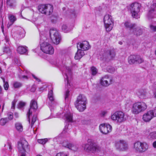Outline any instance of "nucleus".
I'll return each instance as SVG.
<instances>
[{"label":"nucleus","instance_id":"obj_15","mask_svg":"<svg viewBox=\"0 0 156 156\" xmlns=\"http://www.w3.org/2000/svg\"><path fill=\"white\" fill-rule=\"evenodd\" d=\"M115 147L119 151H125L128 149L127 144L123 140H121L116 143Z\"/></svg>","mask_w":156,"mask_h":156},{"label":"nucleus","instance_id":"obj_18","mask_svg":"<svg viewBox=\"0 0 156 156\" xmlns=\"http://www.w3.org/2000/svg\"><path fill=\"white\" fill-rule=\"evenodd\" d=\"M153 118L151 113L150 111L144 114L143 117V120L145 122H148Z\"/></svg>","mask_w":156,"mask_h":156},{"label":"nucleus","instance_id":"obj_32","mask_svg":"<svg viewBox=\"0 0 156 156\" xmlns=\"http://www.w3.org/2000/svg\"><path fill=\"white\" fill-rule=\"evenodd\" d=\"M65 75L66 76V77H64L65 78V83H66V86L67 87V88H70V84L69 83V82L68 79V76L67 74V73H65Z\"/></svg>","mask_w":156,"mask_h":156},{"label":"nucleus","instance_id":"obj_20","mask_svg":"<svg viewBox=\"0 0 156 156\" xmlns=\"http://www.w3.org/2000/svg\"><path fill=\"white\" fill-rule=\"evenodd\" d=\"M156 16V9L154 8H151L147 14V16L149 19L155 17Z\"/></svg>","mask_w":156,"mask_h":156},{"label":"nucleus","instance_id":"obj_54","mask_svg":"<svg viewBox=\"0 0 156 156\" xmlns=\"http://www.w3.org/2000/svg\"><path fill=\"white\" fill-rule=\"evenodd\" d=\"M32 76H33V78L35 79L38 82H40V80L38 79V78H37V77H36L33 74H32Z\"/></svg>","mask_w":156,"mask_h":156},{"label":"nucleus","instance_id":"obj_3","mask_svg":"<svg viewBox=\"0 0 156 156\" xmlns=\"http://www.w3.org/2000/svg\"><path fill=\"white\" fill-rule=\"evenodd\" d=\"M87 98L82 95H79L75 102L76 107L80 112H83L86 108Z\"/></svg>","mask_w":156,"mask_h":156},{"label":"nucleus","instance_id":"obj_29","mask_svg":"<svg viewBox=\"0 0 156 156\" xmlns=\"http://www.w3.org/2000/svg\"><path fill=\"white\" fill-rule=\"evenodd\" d=\"M48 98L50 101L51 102L54 101V98L53 95V91L52 90L48 91Z\"/></svg>","mask_w":156,"mask_h":156},{"label":"nucleus","instance_id":"obj_34","mask_svg":"<svg viewBox=\"0 0 156 156\" xmlns=\"http://www.w3.org/2000/svg\"><path fill=\"white\" fill-rule=\"evenodd\" d=\"M106 70L108 72L111 73H113L115 71V68L111 66H108L106 68Z\"/></svg>","mask_w":156,"mask_h":156},{"label":"nucleus","instance_id":"obj_17","mask_svg":"<svg viewBox=\"0 0 156 156\" xmlns=\"http://www.w3.org/2000/svg\"><path fill=\"white\" fill-rule=\"evenodd\" d=\"M77 46H79V48L83 51L87 50L90 48L89 43L86 41H84L82 43H78L77 44Z\"/></svg>","mask_w":156,"mask_h":156},{"label":"nucleus","instance_id":"obj_5","mask_svg":"<svg viewBox=\"0 0 156 156\" xmlns=\"http://www.w3.org/2000/svg\"><path fill=\"white\" fill-rule=\"evenodd\" d=\"M39 11L42 14L49 16L53 12V6L50 4H41L38 6Z\"/></svg>","mask_w":156,"mask_h":156},{"label":"nucleus","instance_id":"obj_12","mask_svg":"<svg viewBox=\"0 0 156 156\" xmlns=\"http://www.w3.org/2000/svg\"><path fill=\"white\" fill-rule=\"evenodd\" d=\"M84 149L91 151L92 153H94L100 151V147L96 143L91 142L89 145L87 144H85Z\"/></svg>","mask_w":156,"mask_h":156},{"label":"nucleus","instance_id":"obj_25","mask_svg":"<svg viewBox=\"0 0 156 156\" xmlns=\"http://www.w3.org/2000/svg\"><path fill=\"white\" fill-rule=\"evenodd\" d=\"M136 55H132L129 57L128 58V62L131 64L135 63Z\"/></svg>","mask_w":156,"mask_h":156},{"label":"nucleus","instance_id":"obj_6","mask_svg":"<svg viewBox=\"0 0 156 156\" xmlns=\"http://www.w3.org/2000/svg\"><path fill=\"white\" fill-rule=\"evenodd\" d=\"M124 113L122 112H116L111 116V119L117 123H120L126 120Z\"/></svg>","mask_w":156,"mask_h":156},{"label":"nucleus","instance_id":"obj_31","mask_svg":"<svg viewBox=\"0 0 156 156\" xmlns=\"http://www.w3.org/2000/svg\"><path fill=\"white\" fill-rule=\"evenodd\" d=\"M15 34V35L14 36V37H16V39H21L24 36V34L22 32H18L16 33Z\"/></svg>","mask_w":156,"mask_h":156},{"label":"nucleus","instance_id":"obj_52","mask_svg":"<svg viewBox=\"0 0 156 156\" xmlns=\"http://www.w3.org/2000/svg\"><path fill=\"white\" fill-rule=\"evenodd\" d=\"M4 87L5 90H7L8 89L9 87V85L8 82H6L4 83Z\"/></svg>","mask_w":156,"mask_h":156},{"label":"nucleus","instance_id":"obj_57","mask_svg":"<svg viewBox=\"0 0 156 156\" xmlns=\"http://www.w3.org/2000/svg\"><path fill=\"white\" fill-rule=\"evenodd\" d=\"M14 115L16 118H17L19 117L18 113L16 112H15L14 114Z\"/></svg>","mask_w":156,"mask_h":156},{"label":"nucleus","instance_id":"obj_11","mask_svg":"<svg viewBox=\"0 0 156 156\" xmlns=\"http://www.w3.org/2000/svg\"><path fill=\"white\" fill-rule=\"evenodd\" d=\"M50 35L54 44H58L59 43L61 40V36L58 31L51 30Z\"/></svg>","mask_w":156,"mask_h":156},{"label":"nucleus","instance_id":"obj_41","mask_svg":"<svg viewBox=\"0 0 156 156\" xmlns=\"http://www.w3.org/2000/svg\"><path fill=\"white\" fill-rule=\"evenodd\" d=\"M7 122V119L6 118L2 119L0 120V124L2 126L4 125Z\"/></svg>","mask_w":156,"mask_h":156},{"label":"nucleus","instance_id":"obj_2","mask_svg":"<svg viewBox=\"0 0 156 156\" xmlns=\"http://www.w3.org/2000/svg\"><path fill=\"white\" fill-rule=\"evenodd\" d=\"M115 53L113 50H108L101 53L98 56V58L104 62H108L113 60L115 56Z\"/></svg>","mask_w":156,"mask_h":156},{"label":"nucleus","instance_id":"obj_44","mask_svg":"<svg viewBox=\"0 0 156 156\" xmlns=\"http://www.w3.org/2000/svg\"><path fill=\"white\" fill-rule=\"evenodd\" d=\"M69 90L66 91L65 94V99L66 101L68 100V97L69 95Z\"/></svg>","mask_w":156,"mask_h":156},{"label":"nucleus","instance_id":"obj_27","mask_svg":"<svg viewBox=\"0 0 156 156\" xmlns=\"http://www.w3.org/2000/svg\"><path fill=\"white\" fill-rule=\"evenodd\" d=\"M135 23L132 24L130 22H126L124 23V25L126 28H129L130 30H132V29L135 26Z\"/></svg>","mask_w":156,"mask_h":156},{"label":"nucleus","instance_id":"obj_53","mask_svg":"<svg viewBox=\"0 0 156 156\" xmlns=\"http://www.w3.org/2000/svg\"><path fill=\"white\" fill-rule=\"evenodd\" d=\"M5 40L6 41V43L9 44V37L7 36H6L5 37Z\"/></svg>","mask_w":156,"mask_h":156},{"label":"nucleus","instance_id":"obj_19","mask_svg":"<svg viewBox=\"0 0 156 156\" xmlns=\"http://www.w3.org/2000/svg\"><path fill=\"white\" fill-rule=\"evenodd\" d=\"M77 51L76 53L74 58L77 60L80 59L84 55V53L82 50L79 49V46H77Z\"/></svg>","mask_w":156,"mask_h":156},{"label":"nucleus","instance_id":"obj_42","mask_svg":"<svg viewBox=\"0 0 156 156\" xmlns=\"http://www.w3.org/2000/svg\"><path fill=\"white\" fill-rule=\"evenodd\" d=\"M91 70L92 75H95L97 73L98 70L94 66L91 67Z\"/></svg>","mask_w":156,"mask_h":156},{"label":"nucleus","instance_id":"obj_24","mask_svg":"<svg viewBox=\"0 0 156 156\" xmlns=\"http://www.w3.org/2000/svg\"><path fill=\"white\" fill-rule=\"evenodd\" d=\"M140 152H144L147 150L148 147V144L146 143H141Z\"/></svg>","mask_w":156,"mask_h":156},{"label":"nucleus","instance_id":"obj_21","mask_svg":"<svg viewBox=\"0 0 156 156\" xmlns=\"http://www.w3.org/2000/svg\"><path fill=\"white\" fill-rule=\"evenodd\" d=\"M27 47L26 46H19L17 49V52L20 54H27Z\"/></svg>","mask_w":156,"mask_h":156},{"label":"nucleus","instance_id":"obj_14","mask_svg":"<svg viewBox=\"0 0 156 156\" xmlns=\"http://www.w3.org/2000/svg\"><path fill=\"white\" fill-rule=\"evenodd\" d=\"M99 128L101 132L105 134L110 132L112 130V127L109 124H101L99 126Z\"/></svg>","mask_w":156,"mask_h":156},{"label":"nucleus","instance_id":"obj_49","mask_svg":"<svg viewBox=\"0 0 156 156\" xmlns=\"http://www.w3.org/2000/svg\"><path fill=\"white\" fill-rule=\"evenodd\" d=\"M16 101L15 99H14L12 102L11 109H14L15 108V106Z\"/></svg>","mask_w":156,"mask_h":156},{"label":"nucleus","instance_id":"obj_33","mask_svg":"<svg viewBox=\"0 0 156 156\" xmlns=\"http://www.w3.org/2000/svg\"><path fill=\"white\" fill-rule=\"evenodd\" d=\"M66 120L68 122H71L73 121V115L71 113H68L66 115Z\"/></svg>","mask_w":156,"mask_h":156},{"label":"nucleus","instance_id":"obj_37","mask_svg":"<svg viewBox=\"0 0 156 156\" xmlns=\"http://www.w3.org/2000/svg\"><path fill=\"white\" fill-rule=\"evenodd\" d=\"M3 52L4 53L7 54H11L10 50L8 47L5 46L3 48Z\"/></svg>","mask_w":156,"mask_h":156},{"label":"nucleus","instance_id":"obj_58","mask_svg":"<svg viewBox=\"0 0 156 156\" xmlns=\"http://www.w3.org/2000/svg\"><path fill=\"white\" fill-rule=\"evenodd\" d=\"M66 129V126L65 127V128L63 130L62 132V133H66V132L67 131V129Z\"/></svg>","mask_w":156,"mask_h":156},{"label":"nucleus","instance_id":"obj_59","mask_svg":"<svg viewBox=\"0 0 156 156\" xmlns=\"http://www.w3.org/2000/svg\"><path fill=\"white\" fill-rule=\"evenodd\" d=\"M153 146L154 148H156V141H154L153 143Z\"/></svg>","mask_w":156,"mask_h":156},{"label":"nucleus","instance_id":"obj_36","mask_svg":"<svg viewBox=\"0 0 156 156\" xmlns=\"http://www.w3.org/2000/svg\"><path fill=\"white\" fill-rule=\"evenodd\" d=\"M70 144L68 141L64 140L62 143V145L63 147L69 148Z\"/></svg>","mask_w":156,"mask_h":156},{"label":"nucleus","instance_id":"obj_35","mask_svg":"<svg viewBox=\"0 0 156 156\" xmlns=\"http://www.w3.org/2000/svg\"><path fill=\"white\" fill-rule=\"evenodd\" d=\"M22 84L21 83L17 81L15 82L13 84V87L15 88H20L22 86Z\"/></svg>","mask_w":156,"mask_h":156},{"label":"nucleus","instance_id":"obj_22","mask_svg":"<svg viewBox=\"0 0 156 156\" xmlns=\"http://www.w3.org/2000/svg\"><path fill=\"white\" fill-rule=\"evenodd\" d=\"M7 5L11 8L14 9L16 7V1L15 0H7Z\"/></svg>","mask_w":156,"mask_h":156},{"label":"nucleus","instance_id":"obj_4","mask_svg":"<svg viewBox=\"0 0 156 156\" xmlns=\"http://www.w3.org/2000/svg\"><path fill=\"white\" fill-rule=\"evenodd\" d=\"M147 108V105L143 101H138L133 104L132 111L133 114H137L145 111Z\"/></svg>","mask_w":156,"mask_h":156},{"label":"nucleus","instance_id":"obj_48","mask_svg":"<svg viewBox=\"0 0 156 156\" xmlns=\"http://www.w3.org/2000/svg\"><path fill=\"white\" fill-rule=\"evenodd\" d=\"M151 112L153 117L156 116V109L150 110Z\"/></svg>","mask_w":156,"mask_h":156},{"label":"nucleus","instance_id":"obj_43","mask_svg":"<svg viewBox=\"0 0 156 156\" xmlns=\"http://www.w3.org/2000/svg\"><path fill=\"white\" fill-rule=\"evenodd\" d=\"M26 104V103L25 102L22 101H20L19 102L18 105V108H23V107L25 106Z\"/></svg>","mask_w":156,"mask_h":156},{"label":"nucleus","instance_id":"obj_16","mask_svg":"<svg viewBox=\"0 0 156 156\" xmlns=\"http://www.w3.org/2000/svg\"><path fill=\"white\" fill-rule=\"evenodd\" d=\"M132 30V33L136 36L141 35L143 33V29L140 27L137 26L136 24Z\"/></svg>","mask_w":156,"mask_h":156},{"label":"nucleus","instance_id":"obj_62","mask_svg":"<svg viewBox=\"0 0 156 156\" xmlns=\"http://www.w3.org/2000/svg\"><path fill=\"white\" fill-rule=\"evenodd\" d=\"M154 97L155 98H156V91L155 92L154 94Z\"/></svg>","mask_w":156,"mask_h":156},{"label":"nucleus","instance_id":"obj_38","mask_svg":"<svg viewBox=\"0 0 156 156\" xmlns=\"http://www.w3.org/2000/svg\"><path fill=\"white\" fill-rule=\"evenodd\" d=\"M48 141V139L47 138H44V139H39L37 140V142L39 144H44Z\"/></svg>","mask_w":156,"mask_h":156},{"label":"nucleus","instance_id":"obj_55","mask_svg":"<svg viewBox=\"0 0 156 156\" xmlns=\"http://www.w3.org/2000/svg\"><path fill=\"white\" fill-rule=\"evenodd\" d=\"M20 78L27 80L28 79V77L27 76L22 75L20 77Z\"/></svg>","mask_w":156,"mask_h":156},{"label":"nucleus","instance_id":"obj_26","mask_svg":"<svg viewBox=\"0 0 156 156\" xmlns=\"http://www.w3.org/2000/svg\"><path fill=\"white\" fill-rule=\"evenodd\" d=\"M15 126L16 130L19 132H21L23 130V127L22 124L20 122L15 123Z\"/></svg>","mask_w":156,"mask_h":156},{"label":"nucleus","instance_id":"obj_28","mask_svg":"<svg viewBox=\"0 0 156 156\" xmlns=\"http://www.w3.org/2000/svg\"><path fill=\"white\" fill-rule=\"evenodd\" d=\"M136 63L138 64H140L144 61V60L143 58H142L139 55H136Z\"/></svg>","mask_w":156,"mask_h":156},{"label":"nucleus","instance_id":"obj_46","mask_svg":"<svg viewBox=\"0 0 156 156\" xmlns=\"http://www.w3.org/2000/svg\"><path fill=\"white\" fill-rule=\"evenodd\" d=\"M150 30L154 32L156 31V26H154L152 24L150 25Z\"/></svg>","mask_w":156,"mask_h":156},{"label":"nucleus","instance_id":"obj_51","mask_svg":"<svg viewBox=\"0 0 156 156\" xmlns=\"http://www.w3.org/2000/svg\"><path fill=\"white\" fill-rule=\"evenodd\" d=\"M71 68L69 67H66V72H67L69 74H71Z\"/></svg>","mask_w":156,"mask_h":156},{"label":"nucleus","instance_id":"obj_39","mask_svg":"<svg viewBox=\"0 0 156 156\" xmlns=\"http://www.w3.org/2000/svg\"><path fill=\"white\" fill-rule=\"evenodd\" d=\"M78 148L76 146L71 144L69 149L74 151H76L77 150Z\"/></svg>","mask_w":156,"mask_h":156},{"label":"nucleus","instance_id":"obj_64","mask_svg":"<svg viewBox=\"0 0 156 156\" xmlns=\"http://www.w3.org/2000/svg\"><path fill=\"white\" fill-rule=\"evenodd\" d=\"M31 91H34V90H35V89H34V88H32L31 89Z\"/></svg>","mask_w":156,"mask_h":156},{"label":"nucleus","instance_id":"obj_10","mask_svg":"<svg viewBox=\"0 0 156 156\" xmlns=\"http://www.w3.org/2000/svg\"><path fill=\"white\" fill-rule=\"evenodd\" d=\"M18 149L19 153L26 152L29 150L28 143L25 140H22L18 143Z\"/></svg>","mask_w":156,"mask_h":156},{"label":"nucleus","instance_id":"obj_61","mask_svg":"<svg viewBox=\"0 0 156 156\" xmlns=\"http://www.w3.org/2000/svg\"><path fill=\"white\" fill-rule=\"evenodd\" d=\"M9 149L11 150L12 149V147L11 145H10V144H9Z\"/></svg>","mask_w":156,"mask_h":156},{"label":"nucleus","instance_id":"obj_50","mask_svg":"<svg viewBox=\"0 0 156 156\" xmlns=\"http://www.w3.org/2000/svg\"><path fill=\"white\" fill-rule=\"evenodd\" d=\"M9 119L11 120L13 118V115L12 113L11 112H9L8 114Z\"/></svg>","mask_w":156,"mask_h":156},{"label":"nucleus","instance_id":"obj_7","mask_svg":"<svg viewBox=\"0 0 156 156\" xmlns=\"http://www.w3.org/2000/svg\"><path fill=\"white\" fill-rule=\"evenodd\" d=\"M41 49L44 53L52 54L54 52V49L52 46L47 42H42L41 40Z\"/></svg>","mask_w":156,"mask_h":156},{"label":"nucleus","instance_id":"obj_45","mask_svg":"<svg viewBox=\"0 0 156 156\" xmlns=\"http://www.w3.org/2000/svg\"><path fill=\"white\" fill-rule=\"evenodd\" d=\"M62 30L64 32H67L69 31L67 29V26L64 24L62 26Z\"/></svg>","mask_w":156,"mask_h":156},{"label":"nucleus","instance_id":"obj_60","mask_svg":"<svg viewBox=\"0 0 156 156\" xmlns=\"http://www.w3.org/2000/svg\"><path fill=\"white\" fill-rule=\"evenodd\" d=\"M20 153L21 154V155H20V156H25V152H23V153Z\"/></svg>","mask_w":156,"mask_h":156},{"label":"nucleus","instance_id":"obj_23","mask_svg":"<svg viewBox=\"0 0 156 156\" xmlns=\"http://www.w3.org/2000/svg\"><path fill=\"white\" fill-rule=\"evenodd\" d=\"M141 145V142L140 141L136 142L134 144V149L136 151L140 152Z\"/></svg>","mask_w":156,"mask_h":156},{"label":"nucleus","instance_id":"obj_40","mask_svg":"<svg viewBox=\"0 0 156 156\" xmlns=\"http://www.w3.org/2000/svg\"><path fill=\"white\" fill-rule=\"evenodd\" d=\"M9 19L11 22L12 23H14L16 20V17L12 15H10L9 16Z\"/></svg>","mask_w":156,"mask_h":156},{"label":"nucleus","instance_id":"obj_13","mask_svg":"<svg viewBox=\"0 0 156 156\" xmlns=\"http://www.w3.org/2000/svg\"><path fill=\"white\" fill-rule=\"evenodd\" d=\"M100 83L103 86L107 87L112 83V78L108 75L102 77L100 80Z\"/></svg>","mask_w":156,"mask_h":156},{"label":"nucleus","instance_id":"obj_9","mask_svg":"<svg viewBox=\"0 0 156 156\" xmlns=\"http://www.w3.org/2000/svg\"><path fill=\"white\" fill-rule=\"evenodd\" d=\"M130 10L132 16L133 18L137 19L139 18V12L141 7V4L135 2L130 5Z\"/></svg>","mask_w":156,"mask_h":156},{"label":"nucleus","instance_id":"obj_30","mask_svg":"<svg viewBox=\"0 0 156 156\" xmlns=\"http://www.w3.org/2000/svg\"><path fill=\"white\" fill-rule=\"evenodd\" d=\"M148 138L151 140L156 139V132L154 131L150 133L148 136Z\"/></svg>","mask_w":156,"mask_h":156},{"label":"nucleus","instance_id":"obj_8","mask_svg":"<svg viewBox=\"0 0 156 156\" xmlns=\"http://www.w3.org/2000/svg\"><path fill=\"white\" fill-rule=\"evenodd\" d=\"M104 22L106 31H110L113 26V21L112 16L109 14L105 15L104 17Z\"/></svg>","mask_w":156,"mask_h":156},{"label":"nucleus","instance_id":"obj_63","mask_svg":"<svg viewBox=\"0 0 156 156\" xmlns=\"http://www.w3.org/2000/svg\"><path fill=\"white\" fill-rule=\"evenodd\" d=\"M2 93V88L0 86V94Z\"/></svg>","mask_w":156,"mask_h":156},{"label":"nucleus","instance_id":"obj_56","mask_svg":"<svg viewBox=\"0 0 156 156\" xmlns=\"http://www.w3.org/2000/svg\"><path fill=\"white\" fill-rule=\"evenodd\" d=\"M151 8H154L156 9V3H153V4L151 5Z\"/></svg>","mask_w":156,"mask_h":156},{"label":"nucleus","instance_id":"obj_47","mask_svg":"<svg viewBox=\"0 0 156 156\" xmlns=\"http://www.w3.org/2000/svg\"><path fill=\"white\" fill-rule=\"evenodd\" d=\"M68 155L63 152H61L58 153L56 155V156H68Z\"/></svg>","mask_w":156,"mask_h":156},{"label":"nucleus","instance_id":"obj_1","mask_svg":"<svg viewBox=\"0 0 156 156\" xmlns=\"http://www.w3.org/2000/svg\"><path fill=\"white\" fill-rule=\"evenodd\" d=\"M37 108V102L35 100H32L30 102V108L29 109L27 114L29 123H30L31 128L36 121L37 118V113H34L36 112Z\"/></svg>","mask_w":156,"mask_h":156}]
</instances>
